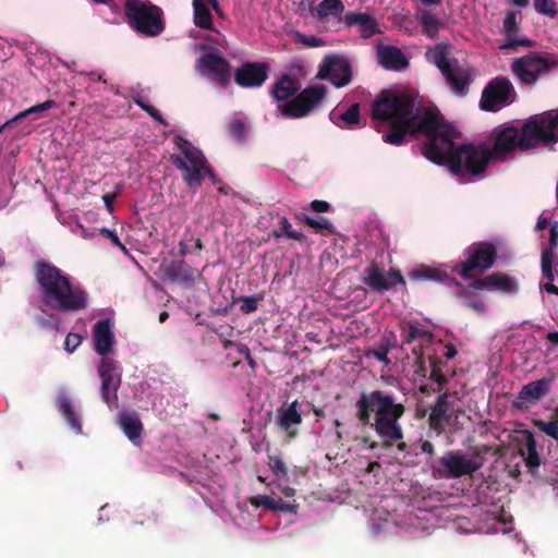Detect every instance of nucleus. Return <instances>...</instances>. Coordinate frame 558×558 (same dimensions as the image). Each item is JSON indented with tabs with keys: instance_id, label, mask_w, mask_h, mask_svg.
<instances>
[{
	"instance_id": "obj_1",
	"label": "nucleus",
	"mask_w": 558,
	"mask_h": 558,
	"mask_svg": "<svg viewBox=\"0 0 558 558\" xmlns=\"http://www.w3.org/2000/svg\"><path fill=\"white\" fill-rule=\"evenodd\" d=\"M372 118L389 123V130L383 134V141L389 145L400 146L408 134L425 135L426 142L421 146L423 156L448 167L461 182L484 173L490 160L505 161L517 150L558 143V108L531 116L521 128H495L492 148L472 143L456 147V129L436 108L417 105L414 96L407 92L383 90L372 105Z\"/></svg>"
},
{
	"instance_id": "obj_2",
	"label": "nucleus",
	"mask_w": 558,
	"mask_h": 558,
	"mask_svg": "<svg viewBox=\"0 0 558 558\" xmlns=\"http://www.w3.org/2000/svg\"><path fill=\"white\" fill-rule=\"evenodd\" d=\"M355 418L361 426L372 428L381 440L384 449L403 439L400 420L407 412L405 399L390 389H363L355 402Z\"/></svg>"
},
{
	"instance_id": "obj_3",
	"label": "nucleus",
	"mask_w": 558,
	"mask_h": 558,
	"mask_svg": "<svg viewBox=\"0 0 558 558\" xmlns=\"http://www.w3.org/2000/svg\"><path fill=\"white\" fill-rule=\"evenodd\" d=\"M40 301L58 312H80L88 306V293L72 282L69 275L49 260L37 259L32 266Z\"/></svg>"
},
{
	"instance_id": "obj_4",
	"label": "nucleus",
	"mask_w": 558,
	"mask_h": 558,
	"mask_svg": "<svg viewBox=\"0 0 558 558\" xmlns=\"http://www.w3.org/2000/svg\"><path fill=\"white\" fill-rule=\"evenodd\" d=\"M489 451L487 445L475 446L471 451L472 458L468 459L460 450H448L430 465L432 476L435 480H451L473 475L484 465V454Z\"/></svg>"
},
{
	"instance_id": "obj_5",
	"label": "nucleus",
	"mask_w": 558,
	"mask_h": 558,
	"mask_svg": "<svg viewBox=\"0 0 558 558\" xmlns=\"http://www.w3.org/2000/svg\"><path fill=\"white\" fill-rule=\"evenodd\" d=\"M124 13L132 28L146 36H158L165 29L162 10L150 1L126 0Z\"/></svg>"
},
{
	"instance_id": "obj_6",
	"label": "nucleus",
	"mask_w": 558,
	"mask_h": 558,
	"mask_svg": "<svg viewBox=\"0 0 558 558\" xmlns=\"http://www.w3.org/2000/svg\"><path fill=\"white\" fill-rule=\"evenodd\" d=\"M429 60L440 70L446 82L458 95H465L471 80L469 68L460 64L456 58H449V52L445 45H437L427 52Z\"/></svg>"
},
{
	"instance_id": "obj_7",
	"label": "nucleus",
	"mask_w": 558,
	"mask_h": 558,
	"mask_svg": "<svg viewBox=\"0 0 558 558\" xmlns=\"http://www.w3.org/2000/svg\"><path fill=\"white\" fill-rule=\"evenodd\" d=\"M465 260L453 267L462 279H475L474 272H484L490 269L497 259V247L490 242H477L470 245L465 252Z\"/></svg>"
},
{
	"instance_id": "obj_8",
	"label": "nucleus",
	"mask_w": 558,
	"mask_h": 558,
	"mask_svg": "<svg viewBox=\"0 0 558 558\" xmlns=\"http://www.w3.org/2000/svg\"><path fill=\"white\" fill-rule=\"evenodd\" d=\"M178 147L182 156L171 155L170 160L177 169L183 171L182 179L191 189H196L202 185L204 180L203 171L206 165V158L202 151L194 149L191 145L179 138Z\"/></svg>"
},
{
	"instance_id": "obj_9",
	"label": "nucleus",
	"mask_w": 558,
	"mask_h": 558,
	"mask_svg": "<svg viewBox=\"0 0 558 558\" xmlns=\"http://www.w3.org/2000/svg\"><path fill=\"white\" fill-rule=\"evenodd\" d=\"M517 93L509 78L497 76L484 87L480 100L482 110L496 112L500 108L512 104Z\"/></svg>"
},
{
	"instance_id": "obj_10",
	"label": "nucleus",
	"mask_w": 558,
	"mask_h": 558,
	"mask_svg": "<svg viewBox=\"0 0 558 558\" xmlns=\"http://www.w3.org/2000/svg\"><path fill=\"white\" fill-rule=\"evenodd\" d=\"M511 71L521 84L534 86L549 73V64L547 58L537 52H529L512 60Z\"/></svg>"
},
{
	"instance_id": "obj_11",
	"label": "nucleus",
	"mask_w": 558,
	"mask_h": 558,
	"mask_svg": "<svg viewBox=\"0 0 558 558\" xmlns=\"http://www.w3.org/2000/svg\"><path fill=\"white\" fill-rule=\"evenodd\" d=\"M457 397V392L444 391L437 397L435 403L430 407L427 420L429 429L438 435L445 433L446 427H454L461 409H454L451 399Z\"/></svg>"
},
{
	"instance_id": "obj_12",
	"label": "nucleus",
	"mask_w": 558,
	"mask_h": 558,
	"mask_svg": "<svg viewBox=\"0 0 558 558\" xmlns=\"http://www.w3.org/2000/svg\"><path fill=\"white\" fill-rule=\"evenodd\" d=\"M362 282L376 293H385L397 287L405 286L404 277L396 268L386 270L385 266L378 263H371L363 271Z\"/></svg>"
},
{
	"instance_id": "obj_13",
	"label": "nucleus",
	"mask_w": 558,
	"mask_h": 558,
	"mask_svg": "<svg viewBox=\"0 0 558 558\" xmlns=\"http://www.w3.org/2000/svg\"><path fill=\"white\" fill-rule=\"evenodd\" d=\"M317 77L328 80L337 88L344 87L353 77L351 62L341 54L326 56L319 65Z\"/></svg>"
},
{
	"instance_id": "obj_14",
	"label": "nucleus",
	"mask_w": 558,
	"mask_h": 558,
	"mask_svg": "<svg viewBox=\"0 0 558 558\" xmlns=\"http://www.w3.org/2000/svg\"><path fill=\"white\" fill-rule=\"evenodd\" d=\"M98 375L101 378V399L109 407H117L118 390L121 385V373L118 362L110 357H102L98 366Z\"/></svg>"
},
{
	"instance_id": "obj_15",
	"label": "nucleus",
	"mask_w": 558,
	"mask_h": 558,
	"mask_svg": "<svg viewBox=\"0 0 558 558\" xmlns=\"http://www.w3.org/2000/svg\"><path fill=\"white\" fill-rule=\"evenodd\" d=\"M554 380L555 375L551 374L523 385L512 400V407L519 411H526L537 404L549 393Z\"/></svg>"
},
{
	"instance_id": "obj_16",
	"label": "nucleus",
	"mask_w": 558,
	"mask_h": 558,
	"mask_svg": "<svg viewBox=\"0 0 558 558\" xmlns=\"http://www.w3.org/2000/svg\"><path fill=\"white\" fill-rule=\"evenodd\" d=\"M201 72L205 75H213L214 80L221 86H227L231 80V65L227 59L216 52L201 56L197 60Z\"/></svg>"
},
{
	"instance_id": "obj_17",
	"label": "nucleus",
	"mask_w": 558,
	"mask_h": 558,
	"mask_svg": "<svg viewBox=\"0 0 558 558\" xmlns=\"http://www.w3.org/2000/svg\"><path fill=\"white\" fill-rule=\"evenodd\" d=\"M269 64L265 62H245L234 73L235 83L245 88L260 87L268 78Z\"/></svg>"
},
{
	"instance_id": "obj_18",
	"label": "nucleus",
	"mask_w": 558,
	"mask_h": 558,
	"mask_svg": "<svg viewBox=\"0 0 558 558\" xmlns=\"http://www.w3.org/2000/svg\"><path fill=\"white\" fill-rule=\"evenodd\" d=\"M473 290L500 291L507 294H514L519 290L518 282L502 272H494L483 278H475L470 284Z\"/></svg>"
},
{
	"instance_id": "obj_19",
	"label": "nucleus",
	"mask_w": 558,
	"mask_h": 558,
	"mask_svg": "<svg viewBox=\"0 0 558 558\" xmlns=\"http://www.w3.org/2000/svg\"><path fill=\"white\" fill-rule=\"evenodd\" d=\"M303 423L302 414L299 410V401L294 400L288 407H281L277 410V427L283 432L289 440L299 436V426Z\"/></svg>"
},
{
	"instance_id": "obj_20",
	"label": "nucleus",
	"mask_w": 558,
	"mask_h": 558,
	"mask_svg": "<svg viewBox=\"0 0 558 558\" xmlns=\"http://www.w3.org/2000/svg\"><path fill=\"white\" fill-rule=\"evenodd\" d=\"M502 32L505 43L500 46L502 50H514L518 47L531 48L535 45L532 39L519 36L520 25L517 20L515 11H508L504 19Z\"/></svg>"
},
{
	"instance_id": "obj_21",
	"label": "nucleus",
	"mask_w": 558,
	"mask_h": 558,
	"mask_svg": "<svg viewBox=\"0 0 558 558\" xmlns=\"http://www.w3.org/2000/svg\"><path fill=\"white\" fill-rule=\"evenodd\" d=\"M401 338L402 342L408 344L415 341L420 342V348H414L413 353L416 355V363L422 366L424 363L422 348L432 341L433 333L417 323L410 322L401 326Z\"/></svg>"
},
{
	"instance_id": "obj_22",
	"label": "nucleus",
	"mask_w": 558,
	"mask_h": 558,
	"mask_svg": "<svg viewBox=\"0 0 558 558\" xmlns=\"http://www.w3.org/2000/svg\"><path fill=\"white\" fill-rule=\"evenodd\" d=\"M342 22L347 28L357 26L363 39H369L381 34L377 20L366 12L349 11L343 15Z\"/></svg>"
},
{
	"instance_id": "obj_23",
	"label": "nucleus",
	"mask_w": 558,
	"mask_h": 558,
	"mask_svg": "<svg viewBox=\"0 0 558 558\" xmlns=\"http://www.w3.org/2000/svg\"><path fill=\"white\" fill-rule=\"evenodd\" d=\"M377 59L386 70L402 71L409 66V60L402 50L396 46H378Z\"/></svg>"
},
{
	"instance_id": "obj_24",
	"label": "nucleus",
	"mask_w": 558,
	"mask_h": 558,
	"mask_svg": "<svg viewBox=\"0 0 558 558\" xmlns=\"http://www.w3.org/2000/svg\"><path fill=\"white\" fill-rule=\"evenodd\" d=\"M409 278L413 281L425 282V281H435V282H444V283H454L457 286H461L454 278H452L445 270L427 266L420 265L409 272Z\"/></svg>"
},
{
	"instance_id": "obj_25",
	"label": "nucleus",
	"mask_w": 558,
	"mask_h": 558,
	"mask_svg": "<svg viewBox=\"0 0 558 558\" xmlns=\"http://www.w3.org/2000/svg\"><path fill=\"white\" fill-rule=\"evenodd\" d=\"M94 344L95 351L105 356L108 354L113 345V333L111 331V323L109 319H102L94 325Z\"/></svg>"
},
{
	"instance_id": "obj_26",
	"label": "nucleus",
	"mask_w": 558,
	"mask_h": 558,
	"mask_svg": "<svg viewBox=\"0 0 558 558\" xmlns=\"http://www.w3.org/2000/svg\"><path fill=\"white\" fill-rule=\"evenodd\" d=\"M196 275L197 270L192 268L184 260L171 262L166 269V276L169 280L187 288L194 284Z\"/></svg>"
},
{
	"instance_id": "obj_27",
	"label": "nucleus",
	"mask_w": 558,
	"mask_h": 558,
	"mask_svg": "<svg viewBox=\"0 0 558 558\" xmlns=\"http://www.w3.org/2000/svg\"><path fill=\"white\" fill-rule=\"evenodd\" d=\"M555 264V253H551L550 250H543L541 256V270L542 275L547 282L539 283L541 290L546 291L548 294H554L558 296V287L554 284L557 270L554 266Z\"/></svg>"
},
{
	"instance_id": "obj_28",
	"label": "nucleus",
	"mask_w": 558,
	"mask_h": 558,
	"mask_svg": "<svg viewBox=\"0 0 558 558\" xmlns=\"http://www.w3.org/2000/svg\"><path fill=\"white\" fill-rule=\"evenodd\" d=\"M56 405L58 411L61 413L62 417L69 425V427L76 434H81L82 424L78 414L74 410V405L70 397L65 392L59 393L57 397Z\"/></svg>"
},
{
	"instance_id": "obj_29",
	"label": "nucleus",
	"mask_w": 558,
	"mask_h": 558,
	"mask_svg": "<svg viewBox=\"0 0 558 558\" xmlns=\"http://www.w3.org/2000/svg\"><path fill=\"white\" fill-rule=\"evenodd\" d=\"M300 89L298 78L284 74L271 87V95L277 100H287Z\"/></svg>"
},
{
	"instance_id": "obj_30",
	"label": "nucleus",
	"mask_w": 558,
	"mask_h": 558,
	"mask_svg": "<svg viewBox=\"0 0 558 558\" xmlns=\"http://www.w3.org/2000/svg\"><path fill=\"white\" fill-rule=\"evenodd\" d=\"M344 12V4L341 0H323L315 10H312V15L318 21H325L330 16L338 17L342 21Z\"/></svg>"
},
{
	"instance_id": "obj_31",
	"label": "nucleus",
	"mask_w": 558,
	"mask_h": 558,
	"mask_svg": "<svg viewBox=\"0 0 558 558\" xmlns=\"http://www.w3.org/2000/svg\"><path fill=\"white\" fill-rule=\"evenodd\" d=\"M119 425L122 428L125 436L132 441L138 439L143 433V424L137 413H120Z\"/></svg>"
},
{
	"instance_id": "obj_32",
	"label": "nucleus",
	"mask_w": 558,
	"mask_h": 558,
	"mask_svg": "<svg viewBox=\"0 0 558 558\" xmlns=\"http://www.w3.org/2000/svg\"><path fill=\"white\" fill-rule=\"evenodd\" d=\"M330 119L339 128L355 129L360 124V105H351L344 112L337 114L336 112L330 113Z\"/></svg>"
},
{
	"instance_id": "obj_33",
	"label": "nucleus",
	"mask_w": 558,
	"mask_h": 558,
	"mask_svg": "<svg viewBox=\"0 0 558 558\" xmlns=\"http://www.w3.org/2000/svg\"><path fill=\"white\" fill-rule=\"evenodd\" d=\"M326 94H327L326 86L314 85V86L304 88L295 97L299 99V101L303 102L304 106H307L308 109L312 111L313 109H315L316 107L319 106V104L326 97Z\"/></svg>"
},
{
	"instance_id": "obj_34",
	"label": "nucleus",
	"mask_w": 558,
	"mask_h": 558,
	"mask_svg": "<svg viewBox=\"0 0 558 558\" xmlns=\"http://www.w3.org/2000/svg\"><path fill=\"white\" fill-rule=\"evenodd\" d=\"M193 21L199 28L214 29L213 15L204 0H193Z\"/></svg>"
},
{
	"instance_id": "obj_35",
	"label": "nucleus",
	"mask_w": 558,
	"mask_h": 558,
	"mask_svg": "<svg viewBox=\"0 0 558 558\" xmlns=\"http://www.w3.org/2000/svg\"><path fill=\"white\" fill-rule=\"evenodd\" d=\"M56 101L54 100H51V99H48L41 104H37L35 106H32L25 110H23L22 112L17 113L16 116H14L12 119L8 120L2 126L1 129L5 128V126H10V125H13L15 124L17 121L24 119V118H27V117H32L33 120H36L40 117V114L47 110H50L52 108L56 107Z\"/></svg>"
},
{
	"instance_id": "obj_36",
	"label": "nucleus",
	"mask_w": 558,
	"mask_h": 558,
	"mask_svg": "<svg viewBox=\"0 0 558 558\" xmlns=\"http://www.w3.org/2000/svg\"><path fill=\"white\" fill-rule=\"evenodd\" d=\"M522 454H525L524 461L530 472L534 473V470L541 465V457L537 451V444L534 435L529 430L525 435L524 451H522Z\"/></svg>"
},
{
	"instance_id": "obj_37",
	"label": "nucleus",
	"mask_w": 558,
	"mask_h": 558,
	"mask_svg": "<svg viewBox=\"0 0 558 558\" xmlns=\"http://www.w3.org/2000/svg\"><path fill=\"white\" fill-rule=\"evenodd\" d=\"M270 236L276 239L287 236L288 239L295 240L300 243L305 242L307 239L302 232L292 229V225L287 217L280 218L278 229L272 230Z\"/></svg>"
},
{
	"instance_id": "obj_38",
	"label": "nucleus",
	"mask_w": 558,
	"mask_h": 558,
	"mask_svg": "<svg viewBox=\"0 0 558 558\" xmlns=\"http://www.w3.org/2000/svg\"><path fill=\"white\" fill-rule=\"evenodd\" d=\"M418 20L423 32L430 38H435L439 28L442 26L440 19L428 10H423Z\"/></svg>"
},
{
	"instance_id": "obj_39",
	"label": "nucleus",
	"mask_w": 558,
	"mask_h": 558,
	"mask_svg": "<svg viewBox=\"0 0 558 558\" xmlns=\"http://www.w3.org/2000/svg\"><path fill=\"white\" fill-rule=\"evenodd\" d=\"M280 110L284 117L294 119L306 117L311 112L308 107L304 106L303 102L299 101L296 97L284 102L280 107Z\"/></svg>"
},
{
	"instance_id": "obj_40",
	"label": "nucleus",
	"mask_w": 558,
	"mask_h": 558,
	"mask_svg": "<svg viewBox=\"0 0 558 558\" xmlns=\"http://www.w3.org/2000/svg\"><path fill=\"white\" fill-rule=\"evenodd\" d=\"M428 361L430 366L429 379L437 384V387L434 388L433 391L440 393L448 381L447 376L441 373L440 364L442 363L433 356H429Z\"/></svg>"
},
{
	"instance_id": "obj_41",
	"label": "nucleus",
	"mask_w": 558,
	"mask_h": 558,
	"mask_svg": "<svg viewBox=\"0 0 558 558\" xmlns=\"http://www.w3.org/2000/svg\"><path fill=\"white\" fill-rule=\"evenodd\" d=\"M268 466L278 477H288V468L280 452L271 453L267 451Z\"/></svg>"
},
{
	"instance_id": "obj_42",
	"label": "nucleus",
	"mask_w": 558,
	"mask_h": 558,
	"mask_svg": "<svg viewBox=\"0 0 558 558\" xmlns=\"http://www.w3.org/2000/svg\"><path fill=\"white\" fill-rule=\"evenodd\" d=\"M296 217L301 221H303L306 226L315 229L317 232L323 231V230H327L330 233H333V231H335L332 223L327 218L315 219V218H313V217H311V216H308L307 214H304V213L298 215Z\"/></svg>"
},
{
	"instance_id": "obj_43",
	"label": "nucleus",
	"mask_w": 558,
	"mask_h": 558,
	"mask_svg": "<svg viewBox=\"0 0 558 558\" xmlns=\"http://www.w3.org/2000/svg\"><path fill=\"white\" fill-rule=\"evenodd\" d=\"M228 131L233 140L242 144L244 143L247 135V125L243 120L234 119L230 122Z\"/></svg>"
},
{
	"instance_id": "obj_44",
	"label": "nucleus",
	"mask_w": 558,
	"mask_h": 558,
	"mask_svg": "<svg viewBox=\"0 0 558 558\" xmlns=\"http://www.w3.org/2000/svg\"><path fill=\"white\" fill-rule=\"evenodd\" d=\"M294 41L298 44H302L305 47L308 48H317V47H324L327 45V43L315 35H305L301 32H295L294 34Z\"/></svg>"
},
{
	"instance_id": "obj_45",
	"label": "nucleus",
	"mask_w": 558,
	"mask_h": 558,
	"mask_svg": "<svg viewBox=\"0 0 558 558\" xmlns=\"http://www.w3.org/2000/svg\"><path fill=\"white\" fill-rule=\"evenodd\" d=\"M533 5L537 13L548 17H555L558 13L556 0H534Z\"/></svg>"
},
{
	"instance_id": "obj_46",
	"label": "nucleus",
	"mask_w": 558,
	"mask_h": 558,
	"mask_svg": "<svg viewBox=\"0 0 558 558\" xmlns=\"http://www.w3.org/2000/svg\"><path fill=\"white\" fill-rule=\"evenodd\" d=\"M264 300V294L258 293L251 296H240L238 299L239 302L242 303L241 312L243 314H251L257 310L258 302Z\"/></svg>"
},
{
	"instance_id": "obj_47",
	"label": "nucleus",
	"mask_w": 558,
	"mask_h": 558,
	"mask_svg": "<svg viewBox=\"0 0 558 558\" xmlns=\"http://www.w3.org/2000/svg\"><path fill=\"white\" fill-rule=\"evenodd\" d=\"M534 426L558 442V422L535 420Z\"/></svg>"
},
{
	"instance_id": "obj_48",
	"label": "nucleus",
	"mask_w": 558,
	"mask_h": 558,
	"mask_svg": "<svg viewBox=\"0 0 558 558\" xmlns=\"http://www.w3.org/2000/svg\"><path fill=\"white\" fill-rule=\"evenodd\" d=\"M36 320H37L38 325H40L41 327L51 328V329H56V330L59 329V326L61 323L59 316H57L54 314L39 316V317H37Z\"/></svg>"
},
{
	"instance_id": "obj_49",
	"label": "nucleus",
	"mask_w": 558,
	"mask_h": 558,
	"mask_svg": "<svg viewBox=\"0 0 558 558\" xmlns=\"http://www.w3.org/2000/svg\"><path fill=\"white\" fill-rule=\"evenodd\" d=\"M274 498L267 495H257L255 497H252L250 499V502L252 506L258 508L264 507L265 509L271 510V507H274Z\"/></svg>"
},
{
	"instance_id": "obj_50",
	"label": "nucleus",
	"mask_w": 558,
	"mask_h": 558,
	"mask_svg": "<svg viewBox=\"0 0 558 558\" xmlns=\"http://www.w3.org/2000/svg\"><path fill=\"white\" fill-rule=\"evenodd\" d=\"M389 353V345L388 344H381L378 349L371 350L367 355H373L378 361L385 363L388 365L390 363V360L388 359Z\"/></svg>"
},
{
	"instance_id": "obj_51",
	"label": "nucleus",
	"mask_w": 558,
	"mask_h": 558,
	"mask_svg": "<svg viewBox=\"0 0 558 558\" xmlns=\"http://www.w3.org/2000/svg\"><path fill=\"white\" fill-rule=\"evenodd\" d=\"M82 337L77 333L70 332L64 341V350L73 353L74 350L81 344Z\"/></svg>"
},
{
	"instance_id": "obj_52",
	"label": "nucleus",
	"mask_w": 558,
	"mask_h": 558,
	"mask_svg": "<svg viewBox=\"0 0 558 558\" xmlns=\"http://www.w3.org/2000/svg\"><path fill=\"white\" fill-rule=\"evenodd\" d=\"M558 245V221H554L550 223L549 228V245L545 250H550L551 253H555V248Z\"/></svg>"
},
{
	"instance_id": "obj_53",
	"label": "nucleus",
	"mask_w": 558,
	"mask_h": 558,
	"mask_svg": "<svg viewBox=\"0 0 558 558\" xmlns=\"http://www.w3.org/2000/svg\"><path fill=\"white\" fill-rule=\"evenodd\" d=\"M296 505H292L289 502L283 501L281 498L274 500V507H271V510L275 511H282V512H293L296 509Z\"/></svg>"
},
{
	"instance_id": "obj_54",
	"label": "nucleus",
	"mask_w": 558,
	"mask_h": 558,
	"mask_svg": "<svg viewBox=\"0 0 558 558\" xmlns=\"http://www.w3.org/2000/svg\"><path fill=\"white\" fill-rule=\"evenodd\" d=\"M238 352L244 356V359L247 361L250 367L255 371L257 367V363L253 359L251 354V350L246 344H240L238 347Z\"/></svg>"
},
{
	"instance_id": "obj_55",
	"label": "nucleus",
	"mask_w": 558,
	"mask_h": 558,
	"mask_svg": "<svg viewBox=\"0 0 558 558\" xmlns=\"http://www.w3.org/2000/svg\"><path fill=\"white\" fill-rule=\"evenodd\" d=\"M100 233L104 234L107 239H109L113 245L122 248L123 251L125 250V246L122 244V242L120 241L119 236L114 231L108 228H102L100 230Z\"/></svg>"
},
{
	"instance_id": "obj_56",
	"label": "nucleus",
	"mask_w": 558,
	"mask_h": 558,
	"mask_svg": "<svg viewBox=\"0 0 558 558\" xmlns=\"http://www.w3.org/2000/svg\"><path fill=\"white\" fill-rule=\"evenodd\" d=\"M310 206L315 213H326L331 209V205L328 202L320 199L313 201Z\"/></svg>"
},
{
	"instance_id": "obj_57",
	"label": "nucleus",
	"mask_w": 558,
	"mask_h": 558,
	"mask_svg": "<svg viewBox=\"0 0 558 558\" xmlns=\"http://www.w3.org/2000/svg\"><path fill=\"white\" fill-rule=\"evenodd\" d=\"M144 111L147 112L153 119H155L160 124L167 125V121L163 119L159 110H157L151 105L148 104L147 107L144 108Z\"/></svg>"
},
{
	"instance_id": "obj_58",
	"label": "nucleus",
	"mask_w": 558,
	"mask_h": 558,
	"mask_svg": "<svg viewBox=\"0 0 558 558\" xmlns=\"http://www.w3.org/2000/svg\"><path fill=\"white\" fill-rule=\"evenodd\" d=\"M466 305L477 314H484L486 312V305L480 300H470Z\"/></svg>"
},
{
	"instance_id": "obj_59",
	"label": "nucleus",
	"mask_w": 558,
	"mask_h": 558,
	"mask_svg": "<svg viewBox=\"0 0 558 558\" xmlns=\"http://www.w3.org/2000/svg\"><path fill=\"white\" fill-rule=\"evenodd\" d=\"M117 196H118L117 193H107L102 196V201H104L106 208L108 209L109 213L113 211V203H114Z\"/></svg>"
},
{
	"instance_id": "obj_60",
	"label": "nucleus",
	"mask_w": 558,
	"mask_h": 558,
	"mask_svg": "<svg viewBox=\"0 0 558 558\" xmlns=\"http://www.w3.org/2000/svg\"><path fill=\"white\" fill-rule=\"evenodd\" d=\"M203 175H207L213 184H217L220 182V179L216 175L214 169L209 166V163L206 161Z\"/></svg>"
},
{
	"instance_id": "obj_61",
	"label": "nucleus",
	"mask_w": 558,
	"mask_h": 558,
	"mask_svg": "<svg viewBox=\"0 0 558 558\" xmlns=\"http://www.w3.org/2000/svg\"><path fill=\"white\" fill-rule=\"evenodd\" d=\"M421 450L424 453L433 456L435 453V447L429 440H425L421 444Z\"/></svg>"
},
{
	"instance_id": "obj_62",
	"label": "nucleus",
	"mask_w": 558,
	"mask_h": 558,
	"mask_svg": "<svg viewBox=\"0 0 558 558\" xmlns=\"http://www.w3.org/2000/svg\"><path fill=\"white\" fill-rule=\"evenodd\" d=\"M457 349L452 344L446 345V351L444 353V356L448 360L453 359L457 355Z\"/></svg>"
},
{
	"instance_id": "obj_63",
	"label": "nucleus",
	"mask_w": 558,
	"mask_h": 558,
	"mask_svg": "<svg viewBox=\"0 0 558 558\" xmlns=\"http://www.w3.org/2000/svg\"><path fill=\"white\" fill-rule=\"evenodd\" d=\"M550 223L547 218L541 216L537 220V223H536V230H544L546 229L547 227L550 228Z\"/></svg>"
},
{
	"instance_id": "obj_64",
	"label": "nucleus",
	"mask_w": 558,
	"mask_h": 558,
	"mask_svg": "<svg viewBox=\"0 0 558 558\" xmlns=\"http://www.w3.org/2000/svg\"><path fill=\"white\" fill-rule=\"evenodd\" d=\"M546 339L553 344L558 345V331L548 332Z\"/></svg>"
}]
</instances>
